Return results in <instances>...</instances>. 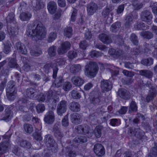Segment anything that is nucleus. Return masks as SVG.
Masks as SVG:
<instances>
[{"mask_svg": "<svg viewBox=\"0 0 157 157\" xmlns=\"http://www.w3.org/2000/svg\"><path fill=\"white\" fill-rule=\"evenodd\" d=\"M32 15L28 12H23L20 15V19L22 21H28L31 17Z\"/></svg>", "mask_w": 157, "mask_h": 157, "instance_id": "obj_30", "label": "nucleus"}, {"mask_svg": "<svg viewBox=\"0 0 157 157\" xmlns=\"http://www.w3.org/2000/svg\"><path fill=\"white\" fill-rule=\"evenodd\" d=\"M148 26L143 22H137L134 26V28L138 30H144L148 29Z\"/></svg>", "mask_w": 157, "mask_h": 157, "instance_id": "obj_32", "label": "nucleus"}, {"mask_svg": "<svg viewBox=\"0 0 157 157\" xmlns=\"http://www.w3.org/2000/svg\"><path fill=\"white\" fill-rule=\"evenodd\" d=\"M71 120L72 123L78 124L81 123L82 121L81 115L77 113H74L71 115Z\"/></svg>", "mask_w": 157, "mask_h": 157, "instance_id": "obj_16", "label": "nucleus"}, {"mask_svg": "<svg viewBox=\"0 0 157 157\" xmlns=\"http://www.w3.org/2000/svg\"><path fill=\"white\" fill-rule=\"evenodd\" d=\"M24 129L27 133H31L33 131V127L31 124H25L24 125Z\"/></svg>", "mask_w": 157, "mask_h": 157, "instance_id": "obj_46", "label": "nucleus"}, {"mask_svg": "<svg viewBox=\"0 0 157 157\" xmlns=\"http://www.w3.org/2000/svg\"><path fill=\"white\" fill-rule=\"evenodd\" d=\"M102 54L101 52L96 51H93L90 52V55L92 58H98L102 56Z\"/></svg>", "mask_w": 157, "mask_h": 157, "instance_id": "obj_58", "label": "nucleus"}, {"mask_svg": "<svg viewBox=\"0 0 157 157\" xmlns=\"http://www.w3.org/2000/svg\"><path fill=\"white\" fill-rule=\"evenodd\" d=\"M71 97L75 99H78L81 97V95L77 89L73 90L71 92Z\"/></svg>", "mask_w": 157, "mask_h": 157, "instance_id": "obj_35", "label": "nucleus"}, {"mask_svg": "<svg viewBox=\"0 0 157 157\" xmlns=\"http://www.w3.org/2000/svg\"><path fill=\"white\" fill-rule=\"evenodd\" d=\"M44 98L46 102H49L51 98H52V91H50L46 92L44 93Z\"/></svg>", "mask_w": 157, "mask_h": 157, "instance_id": "obj_53", "label": "nucleus"}, {"mask_svg": "<svg viewBox=\"0 0 157 157\" xmlns=\"http://www.w3.org/2000/svg\"><path fill=\"white\" fill-rule=\"evenodd\" d=\"M42 51L39 48L35 47L31 49L30 52L31 55L33 56H37L42 53Z\"/></svg>", "mask_w": 157, "mask_h": 157, "instance_id": "obj_38", "label": "nucleus"}, {"mask_svg": "<svg viewBox=\"0 0 157 157\" xmlns=\"http://www.w3.org/2000/svg\"><path fill=\"white\" fill-rule=\"evenodd\" d=\"M87 13L90 16L93 15L98 8L97 5L94 2H90L86 6Z\"/></svg>", "mask_w": 157, "mask_h": 157, "instance_id": "obj_11", "label": "nucleus"}, {"mask_svg": "<svg viewBox=\"0 0 157 157\" xmlns=\"http://www.w3.org/2000/svg\"><path fill=\"white\" fill-rule=\"evenodd\" d=\"M35 91L34 89L32 88H28L26 90V94L28 98H33L35 95Z\"/></svg>", "mask_w": 157, "mask_h": 157, "instance_id": "obj_41", "label": "nucleus"}, {"mask_svg": "<svg viewBox=\"0 0 157 157\" xmlns=\"http://www.w3.org/2000/svg\"><path fill=\"white\" fill-rule=\"evenodd\" d=\"M90 102L94 105H98L100 104V100L99 97L93 98L90 99Z\"/></svg>", "mask_w": 157, "mask_h": 157, "instance_id": "obj_61", "label": "nucleus"}, {"mask_svg": "<svg viewBox=\"0 0 157 157\" xmlns=\"http://www.w3.org/2000/svg\"><path fill=\"white\" fill-rule=\"evenodd\" d=\"M71 81L73 84L78 86L82 85L84 82V79L78 76L73 77L71 79Z\"/></svg>", "mask_w": 157, "mask_h": 157, "instance_id": "obj_20", "label": "nucleus"}, {"mask_svg": "<svg viewBox=\"0 0 157 157\" xmlns=\"http://www.w3.org/2000/svg\"><path fill=\"white\" fill-rule=\"evenodd\" d=\"M12 152L16 155L19 156L22 153L21 149L18 147L14 146L12 149Z\"/></svg>", "mask_w": 157, "mask_h": 157, "instance_id": "obj_55", "label": "nucleus"}, {"mask_svg": "<svg viewBox=\"0 0 157 157\" xmlns=\"http://www.w3.org/2000/svg\"><path fill=\"white\" fill-rule=\"evenodd\" d=\"M67 103L66 101L62 100L59 102L57 107V112L59 115L61 116L64 113L67 109Z\"/></svg>", "mask_w": 157, "mask_h": 157, "instance_id": "obj_5", "label": "nucleus"}, {"mask_svg": "<svg viewBox=\"0 0 157 157\" xmlns=\"http://www.w3.org/2000/svg\"><path fill=\"white\" fill-rule=\"evenodd\" d=\"M44 141L46 143V144L48 147H53L55 145V142L53 137L51 135L48 134L45 136Z\"/></svg>", "mask_w": 157, "mask_h": 157, "instance_id": "obj_18", "label": "nucleus"}, {"mask_svg": "<svg viewBox=\"0 0 157 157\" xmlns=\"http://www.w3.org/2000/svg\"><path fill=\"white\" fill-rule=\"evenodd\" d=\"M57 37V34L56 33L54 32L51 33L48 35V38L47 40L48 43L52 42Z\"/></svg>", "mask_w": 157, "mask_h": 157, "instance_id": "obj_49", "label": "nucleus"}, {"mask_svg": "<svg viewBox=\"0 0 157 157\" xmlns=\"http://www.w3.org/2000/svg\"><path fill=\"white\" fill-rule=\"evenodd\" d=\"M98 70V67L95 62L90 61L86 66L85 74L90 77L95 76Z\"/></svg>", "mask_w": 157, "mask_h": 157, "instance_id": "obj_2", "label": "nucleus"}, {"mask_svg": "<svg viewBox=\"0 0 157 157\" xmlns=\"http://www.w3.org/2000/svg\"><path fill=\"white\" fill-rule=\"evenodd\" d=\"M8 32L9 35L11 37H14L16 35L17 33V29L14 27H8Z\"/></svg>", "mask_w": 157, "mask_h": 157, "instance_id": "obj_52", "label": "nucleus"}, {"mask_svg": "<svg viewBox=\"0 0 157 157\" xmlns=\"http://www.w3.org/2000/svg\"><path fill=\"white\" fill-rule=\"evenodd\" d=\"M57 47L55 45L50 46L48 49V55L50 57H53L56 54Z\"/></svg>", "mask_w": 157, "mask_h": 157, "instance_id": "obj_33", "label": "nucleus"}, {"mask_svg": "<svg viewBox=\"0 0 157 157\" xmlns=\"http://www.w3.org/2000/svg\"><path fill=\"white\" fill-rule=\"evenodd\" d=\"M64 82V79L62 76H59L57 78L54 82L52 83L51 89L59 88L62 86V83Z\"/></svg>", "mask_w": 157, "mask_h": 157, "instance_id": "obj_24", "label": "nucleus"}, {"mask_svg": "<svg viewBox=\"0 0 157 157\" xmlns=\"http://www.w3.org/2000/svg\"><path fill=\"white\" fill-rule=\"evenodd\" d=\"M8 88L6 89V91L17 92V89L15 82L13 80L8 82L7 84Z\"/></svg>", "mask_w": 157, "mask_h": 157, "instance_id": "obj_29", "label": "nucleus"}, {"mask_svg": "<svg viewBox=\"0 0 157 157\" xmlns=\"http://www.w3.org/2000/svg\"><path fill=\"white\" fill-rule=\"evenodd\" d=\"M39 125L40 127L36 128L35 133H34L33 135L34 139L37 140H41L42 139L40 131V130L42 128V126L40 124Z\"/></svg>", "mask_w": 157, "mask_h": 157, "instance_id": "obj_31", "label": "nucleus"}, {"mask_svg": "<svg viewBox=\"0 0 157 157\" xmlns=\"http://www.w3.org/2000/svg\"><path fill=\"white\" fill-rule=\"evenodd\" d=\"M55 120V116L53 112L52 111H49L45 115L44 121L48 124L52 123Z\"/></svg>", "mask_w": 157, "mask_h": 157, "instance_id": "obj_14", "label": "nucleus"}, {"mask_svg": "<svg viewBox=\"0 0 157 157\" xmlns=\"http://www.w3.org/2000/svg\"><path fill=\"white\" fill-rule=\"evenodd\" d=\"M72 29L71 27L65 28L64 30L63 35L64 36L69 38H70L72 35Z\"/></svg>", "mask_w": 157, "mask_h": 157, "instance_id": "obj_40", "label": "nucleus"}, {"mask_svg": "<svg viewBox=\"0 0 157 157\" xmlns=\"http://www.w3.org/2000/svg\"><path fill=\"white\" fill-rule=\"evenodd\" d=\"M9 66L11 68L17 67V64L16 60L14 59H11L9 62Z\"/></svg>", "mask_w": 157, "mask_h": 157, "instance_id": "obj_62", "label": "nucleus"}, {"mask_svg": "<svg viewBox=\"0 0 157 157\" xmlns=\"http://www.w3.org/2000/svg\"><path fill=\"white\" fill-rule=\"evenodd\" d=\"M87 138L84 136L76 137L74 140L75 142L78 143H85L87 141Z\"/></svg>", "mask_w": 157, "mask_h": 157, "instance_id": "obj_44", "label": "nucleus"}, {"mask_svg": "<svg viewBox=\"0 0 157 157\" xmlns=\"http://www.w3.org/2000/svg\"><path fill=\"white\" fill-rule=\"evenodd\" d=\"M157 156V145H155L146 157H156Z\"/></svg>", "mask_w": 157, "mask_h": 157, "instance_id": "obj_42", "label": "nucleus"}, {"mask_svg": "<svg viewBox=\"0 0 157 157\" xmlns=\"http://www.w3.org/2000/svg\"><path fill=\"white\" fill-rule=\"evenodd\" d=\"M11 44L10 42L8 41L4 44V48L3 52L4 53L6 54H8L11 51Z\"/></svg>", "mask_w": 157, "mask_h": 157, "instance_id": "obj_50", "label": "nucleus"}, {"mask_svg": "<svg viewBox=\"0 0 157 157\" xmlns=\"http://www.w3.org/2000/svg\"><path fill=\"white\" fill-rule=\"evenodd\" d=\"M112 86L111 82L109 80L103 79L101 82V87L104 91H108L111 90Z\"/></svg>", "mask_w": 157, "mask_h": 157, "instance_id": "obj_10", "label": "nucleus"}, {"mask_svg": "<svg viewBox=\"0 0 157 157\" xmlns=\"http://www.w3.org/2000/svg\"><path fill=\"white\" fill-rule=\"evenodd\" d=\"M72 87L71 83L69 82H65L63 86V89L65 91H69Z\"/></svg>", "mask_w": 157, "mask_h": 157, "instance_id": "obj_54", "label": "nucleus"}, {"mask_svg": "<svg viewBox=\"0 0 157 157\" xmlns=\"http://www.w3.org/2000/svg\"><path fill=\"white\" fill-rule=\"evenodd\" d=\"M157 92L156 89L151 87L149 90V93L146 98V100L147 102L152 100L156 96Z\"/></svg>", "mask_w": 157, "mask_h": 157, "instance_id": "obj_22", "label": "nucleus"}, {"mask_svg": "<svg viewBox=\"0 0 157 157\" xmlns=\"http://www.w3.org/2000/svg\"><path fill=\"white\" fill-rule=\"evenodd\" d=\"M21 59L23 61V63H24V65L23 67V69L25 71H29L31 69V66L28 63H25L28 61L25 57H21Z\"/></svg>", "mask_w": 157, "mask_h": 157, "instance_id": "obj_43", "label": "nucleus"}, {"mask_svg": "<svg viewBox=\"0 0 157 157\" xmlns=\"http://www.w3.org/2000/svg\"><path fill=\"white\" fill-rule=\"evenodd\" d=\"M16 93L17 92L6 91L7 97L10 100H13L14 99Z\"/></svg>", "mask_w": 157, "mask_h": 157, "instance_id": "obj_47", "label": "nucleus"}, {"mask_svg": "<svg viewBox=\"0 0 157 157\" xmlns=\"http://www.w3.org/2000/svg\"><path fill=\"white\" fill-rule=\"evenodd\" d=\"M76 155V153L75 151L71 150H68L66 153V155L68 157H75Z\"/></svg>", "mask_w": 157, "mask_h": 157, "instance_id": "obj_64", "label": "nucleus"}, {"mask_svg": "<svg viewBox=\"0 0 157 157\" xmlns=\"http://www.w3.org/2000/svg\"><path fill=\"white\" fill-rule=\"evenodd\" d=\"M94 153L98 157H101L105 154V151L104 147L101 144H97L94 147Z\"/></svg>", "mask_w": 157, "mask_h": 157, "instance_id": "obj_9", "label": "nucleus"}, {"mask_svg": "<svg viewBox=\"0 0 157 157\" xmlns=\"http://www.w3.org/2000/svg\"><path fill=\"white\" fill-rule=\"evenodd\" d=\"M137 106L136 102L134 101H132L130 105L129 111L136 112L137 111Z\"/></svg>", "mask_w": 157, "mask_h": 157, "instance_id": "obj_57", "label": "nucleus"}, {"mask_svg": "<svg viewBox=\"0 0 157 157\" xmlns=\"http://www.w3.org/2000/svg\"><path fill=\"white\" fill-rule=\"evenodd\" d=\"M51 68H52L53 70V78H56L58 70V66L56 63L52 62L47 63L44 66L43 69L45 73L48 74L50 71Z\"/></svg>", "mask_w": 157, "mask_h": 157, "instance_id": "obj_3", "label": "nucleus"}, {"mask_svg": "<svg viewBox=\"0 0 157 157\" xmlns=\"http://www.w3.org/2000/svg\"><path fill=\"white\" fill-rule=\"evenodd\" d=\"M47 7L49 12L51 14H53L56 11L57 5L54 2L51 1L48 4Z\"/></svg>", "mask_w": 157, "mask_h": 157, "instance_id": "obj_25", "label": "nucleus"}, {"mask_svg": "<svg viewBox=\"0 0 157 157\" xmlns=\"http://www.w3.org/2000/svg\"><path fill=\"white\" fill-rule=\"evenodd\" d=\"M121 26V23L117 22L113 24L111 26L110 30L113 32L115 33L118 31Z\"/></svg>", "mask_w": 157, "mask_h": 157, "instance_id": "obj_39", "label": "nucleus"}, {"mask_svg": "<svg viewBox=\"0 0 157 157\" xmlns=\"http://www.w3.org/2000/svg\"><path fill=\"white\" fill-rule=\"evenodd\" d=\"M95 136L97 138L100 137L101 136V128L100 126H97L94 131Z\"/></svg>", "mask_w": 157, "mask_h": 157, "instance_id": "obj_56", "label": "nucleus"}, {"mask_svg": "<svg viewBox=\"0 0 157 157\" xmlns=\"http://www.w3.org/2000/svg\"><path fill=\"white\" fill-rule=\"evenodd\" d=\"M140 74L142 76L147 78H151L153 76V73L149 70H143L140 71Z\"/></svg>", "mask_w": 157, "mask_h": 157, "instance_id": "obj_28", "label": "nucleus"}, {"mask_svg": "<svg viewBox=\"0 0 157 157\" xmlns=\"http://www.w3.org/2000/svg\"><path fill=\"white\" fill-rule=\"evenodd\" d=\"M123 52V51L122 50L120 49L115 50L113 48L110 49L109 51L110 55L113 56L114 57L117 58H118L121 55Z\"/></svg>", "mask_w": 157, "mask_h": 157, "instance_id": "obj_26", "label": "nucleus"}, {"mask_svg": "<svg viewBox=\"0 0 157 157\" xmlns=\"http://www.w3.org/2000/svg\"><path fill=\"white\" fill-rule=\"evenodd\" d=\"M15 46L17 51L19 53L24 55H26L27 54V48L23 43L20 42H17Z\"/></svg>", "mask_w": 157, "mask_h": 157, "instance_id": "obj_17", "label": "nucleus"}, {"mask_svg": "<svg viewBox=\"0 0 157 157\" xmlns=\"http://www.w3.org/2000/svg\"><path fill=\"white\" fill-rule=\"evenodd\" d=\"M18 108L19 110L23 113L26 112L28 110L27 107V102L26 100L22 99L18 101Z\"/></svg>", "mask_w": 157, "mask_h": 157, "instance_id": "obj_15", "label": "nucleus"}, {"mask_svg": "<svg viewBox=\"0 0 157 157\" xmlns=\"http://www.w3.org/2000/svg\"><path fill=\"white\" fill-rule=\"evenodd\" d=\"M14 17V15L13 13L9 14L6 18L7 23L12 22H14L15 21Z\"/></svg>", "mask_w": 157, "mask_h": 157, "instance_id": "obj_60", "label": "nucleus"}, {"mask_svg": "<svg viewBox=\"0 0 157 157\" xmlns=\"http://www.w3.org/2000/svg\"><path fill=\"white\" fill-rule=\"evenodd\" d=\"M117 94L120 97L125 100L128 99L130 98L129 92L124 89H121L119 90Z\"/></svg>", "mask_w": 157, "mask_h": 157, "instance_id": "obj_19", "label": "nucleus"}, {"mask_svg": "<svg viewBox=\"0 0 157 157\" xmlns=\"http://www.w3.org/2000/svg\"><path fill=\"white\" fill-rule=\"evenodd\" d=\"M134 15V18L137 19L138 18V14L135 12H132L131 13L128 14L126 17L125 20L124 25L125 28H129L133 23V18Z\"/></svg>", "mask_w": 157, "mask_h": 157, "instance_id": "obj_7", "label": "nucleus"}, {"mask_svg": "<svg viewBox=\"0 0 157 157\" xmlns=\"http://www.w3.org/2000/svg\"><path fill=\"white\" fill-rule=\"evenodd\" d=\"M153 59L151 58H148L143 59L141 61L142 64L146 66H150L153 64Z\"/></svg>", "mask_w": 157, "mask_h": 157, "instance_id": "obj_45", "label": "nucleus"}, {"mask_svg": "<svg viewBox=\"0 0 157 157\" xmlns=\"http://www.w3.org/2000/svg\"><path fill=\"white\" fill-rule=\"evenodd\" d=\"M111 9L107 6L104 9L102 12V16L105 18H106L107 20L109 19V21H111L113 19V13L111 12Z\"/></svg>", "mask_w": 157, "mask_h": 157, "instance_id": "obj_12", "label": "nucleus"}, {"mask_svg": "<svg viewBox=\"0 0 157 157\" xmlns=\"http://www.w3.org/2000/svg\"><path fill=\"white\" fill-rule=\"evenodd\" d=\"M77 56V52L74 51H70L68 53V57L71 59L75 58Z\"/></svg>", "mask_w": 157, "mask_h": 157, "instance_id": "obj_63", "label": "nucleus"}, {"mask_svg": "<svg viewBox=\"0 0 157 157\" xmlns=\"http://www.w3.org/2000/svg\"><path fill=\"white\" fill-rule=\"evenodd\" d=\"M33 25L35 29H33L32 30L28 29L27 35L32 38L36 37L38 40H42L46 34L45 28L41 22L38 21H34Z\"/></svg>", "mask_w": 157, "mask_h": 157, "instance_id": "obj_1", "label": "nucleus"}, {"mask_svg": "<svg viewBox=\"0 0 157 157\" xmlns=\"http://www.w3.org/2000/svg\"><path fill=\"white\" fill-rule=\"evenodd\" d=\"M128 134L131 136H135L140 139L142 138L144 133L139 128H129L128 132Z\"/></svg>", "mask_w": 157, "mask_h": 157, "instance_id": "obj_8", "label": "nucleus"}, {"mask_svg": "<svg viewBox=\"0 0 157 157\" xmlns=\"http://www.w3.org/2000/svg\"><path fill=\"white\" fill-rule=\"evenodd\" d=\"M90 128L87 125L82 124L76 126L75 128V131L77 133L81 134L86 135L88 134Z\"/></svg>", "mask_w": 157, "mask_h": 157, "instance_id": "obj_6", "label": "nucleus"}, {"mask_svg": "<svg viewBox=\"0 0 157 157\" xmlns=\"http://www.w3.org/2000/svg\"><path fill=\"white\" fill-rule=\"evenodd\" d=\"M81 70V67L79 64L72 65L70 68L71 72L73 74L78 73Z\"/></svg>", "mask_w": 157, "mask_h": 157, "instance_id": "obj_36", "label": "nucleus"}, {"mask_svg": "<svg viewBox=\"0 0 157 157\" xmlns=\"http://www.w3.org/2000/svg\"><path fill=\"white\" fill-rule=\"evenodd\" d=\"M36 109L38 113H42L45 110V106L44 104H39L36 106Z\"/></svg>", "mask_w": 157, "mask_h": 157, "instance_id": "obj_59", "label": "nucleus"}, {"mask_svg": "<svg viewBox=\"0 0 157 157\" xmlns=\"http://www.w3.org/2000/svg\"><path fill=\"white\" fill-rule=\"evenodd\" d=\"M140 18L142 21L150 25L152 22V15L151 13L147 10L142 11L140 14Z\"/></svg>", "mask_w": 157, "mask_h": 157, "instance_id": "obj_4", "label": "nucleus"}, {"mask_svg": "<svg viewBox=\"0 0 157 157\" xmlns=\"http://www.w3.org/2000/svg\"><path fill=\"white\" fill-rule=\"evenodd\" d=\"M5 114L3 120L7 122L10 121L13 117V113L9 108H7L5 110Z\"/></svg>", "mask_w": 157, "mask_h": 157, "instance_id": "obj_27", "label": "nucleus"}, {"mask_svg": "<svg viewBox=\"0 0 157 157\" xmlns=\"http://www.w3.org/2000/svg\"><path fill=\"white\" fill-rule=\"evenodd\" d=\"M101 109L102 107L100 109H97L96 112L90 115L89 118L91 120H94L96 119L99 116L105 113L106 112L103 111Z\"/></svg>", "mask_w": 157, "mask_h": 157, "instance_id": "obj_23", "label": "nucleus"}, {"mask_svg": "<svg viewBox=\"0 0 157 157\" xmlns=\"http://www.w3.org/2000/svg\"><path fill=\"white\" fill-rule=\"evenodd\" d=\"M100 40L102 43L106 44H110L112 42L111 37L109 35L105 33H101L99 35Z\"/></svg>", "mask_w": 157, "mask_h": 157, "instance_id": "obj_13", "label": "nucleus"}, {"mask_svg": "<svg viewBox=\"0 0 157 157\" xmlns=\"http://www.w3.org/2000/svg\"><path fill=\"white\" fill-rule=\"evenodd\" d=\"M69 106L70 109L73 112H78L80 110V105L78 102H72L69 104Z\"/></svg>", "mask_w": 157, "mask_h": 157, "instance_id": "obj_21", "label": "nucleus"}, {"mask_svg": "<svg viewBox=\"0 0 157 157\" xmlns=\"http://www.w3.org/2000/svg\"><path fill=\"white\" fill-rule=\"evenodd\" d=\"M130 40L132 43L134 45H137L138 44V40L137 36L134 33H132L130 36Z\"/></svg>", "mask_w": 157, "mask_h": 157, "instance_id": "obj_48", "label": "nucleus"}, {"mask_svg": "<svg viewBox=\"0 0 157 157\" xmlns=\"http://www.w3.org/2000/svg\"><path fill=\"white\" fill-rule=\"evenodd\" d=\"M140 34L144 38L148 39H151L153 37L152 33L149 31H142Z\"/></svg>", "mask_w": 157, "mask_h": 157, "instance_id": "obj_37", "label": "nucleus"}, {"mask_svg": "<svg viewBox=\"0 0 157 157\" xmlns=\"http://www.w3.org/2000/svg\"><path fill=\"white\" fill-rule=\"evenodd\" d=\"M59 101V97L56 96H54L52 97V98H50L49 100V102L50 104L56 106V104Z\"/></svg>", "mask_w": 157, "mask_h": 157, "instance_id": "obj_51", "label": "nucleus"}, {"mask_svg": "<svg viewBox=\"0 0 157 157\" xmlns=\"http://www.w3.org/2000/svg\"><path fill=\"white\" fill-rule=\"evenodd\" d=\"M18 144L21 147L27 148H30L31 146L30 143L22 139H19Z\"/></svg>", "mask_w": 157, "mask_h": 157, "instance_id": "obj_34", "label": "nucleus"}]
</instances>
